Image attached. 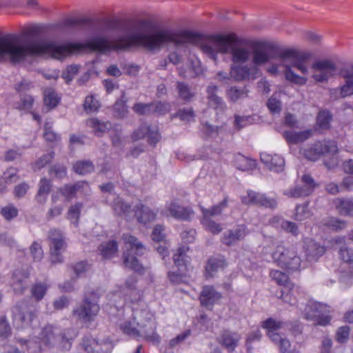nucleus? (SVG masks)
<instances>
[{
    "label": "nucleus",
    "instance_id": "1",
    "mask_svg": "<svg viewBox=\"0 0 353 353\" xmlns=\"http://www.w3.org/2000/svg\"><path fill=\"white\" fill-rule=\"evenodd\" d=\"M104 27L109 31L121 32L122 34L112 40L103 37V53L138 48L156 52L169 44L176 47L192 44L214 62L217 61L219 54H230L234 63H245L251 56V51L240 45L236 37L231 34L203 37L189 31L178 32L159 27L147 20L125 26L119 19H111L105 21Z\"/></svg>",
    "mask_w": 353,
    "mask_h": 353
},
{
    "label": "nucleus",
    "instance_id": "2",
    "mask_svg": "<svg viewBox=\"0 0 353 353\" xmlns=\"http://www.w3.org/2000/svg\"><path fill=\"white\" fill-rule=\"evenodd\" d=\"M275 59H279L283 65L285 79L298 85H304L307 78L295 74L291 67L296 68L303 74H307V60L310 54L306 52H299L294 49H279L273 56Z\"/></svg>",
    "mask_w": 353,
    "mask_h": 353
},
{
    "label": "nucleus",
    "instance_id": "3",
    "mask_svg": "<svg viewBox=\"0 0 353 353\" xmlns=\"http://www.w3.org/2000/svg\"><path fill=\"white\" fill-rule=\"evenodd\" d=\"M72 332L73 330L71 329L62 332L57 327L47 325L42 329L39 339L44 347L69 350L73 339Z\"/></svg>",
    "mask_w": 353,
    "mask_h": 353
},
{
    "label": "nucleus",
    "instance_id": "4",
    "mask_svg": "<svg viewBox=\"0 0 353 353\" xmlns=\"http://www.w3.org/2000/svg\"><path fill=\"white\" fill-rule=\"evenodd\" d=\"M272 256L279 266L288 270L299 271L307 266V262L301 259L294 246L278 245Z\"/></svg>",
    "mask_w": 353,
    "mask_h": 353
},
{
    "label": "nucleus",
    "instance_id": "5",
    "mask_svg": "<svg viewBox=\"0 0 353 353\" xmlns=\"http://www.w3.org/2000/svg\"><path fill=\"white\" fill-rule=\"evenodd\" d=\"M125 250L123 254L125 266L137 272H143V267L139 263L137 256H142L146 249L145 246L134 236L128 234L123 235Z\"/></svg>",
    "mask_w": 353,
    "mask_h": 353
},
{
    "label": "nucleus",
    "instance_id": "6",
    "mask_svg": "<svg viewBox=\"0 0 353 353\" xmlns=\"http://www.w3.org/2000/svg\"><path fill=\"white\" fill-rule=\"evenodd\" d=\"M12 323L18 330L30 327L37 319V310L32 306L22 302L12 309Z\"/></svg>",
    "mask_w": 353,
    "mask_h": 353
},
{
    "label": "nucleus",
    "instance_id": "7",
    "mask_svg": "<svg viewBox=\"0 0 353 353\" xmlns=\"http://www.w3.org/2000/svg\"><path fill=\"white\" fill-rule=\"evenodd\" d=\"M330 307L319 302L310 301L303 311L304 316L307 320H312L315 323L325 326L332 319L330 315Z\"/></svg>",
    "mask_w": 353,
    "mask_h": 353
},
{
    "label": "nucleus",
    "instance_id": "8",
    "mask_svg": "<svg viewBox=\"0 0 353 353\" xmlns=\"http://www.w3.org/2000/svg\"><path fill=\"white\" fill-rule=\"evenodd\" d=\"M100 307L94 294L85 296L81 304L74 309L73 314L84 323L92 322L99 312Z\"/></svg>",
    "mask_w": 353,
    "mask_h": 353
},
{
    "label": "nucleus",
    "instance_id": "9",
    "mask_svg": "<svg viewBox=\"0 0 353 353\" xmlns=\"http://www.w3.org/2000/svg\"><path fill=\"white\" fill-rule=\"evenodd\" d=\"M338 151L334 141L323 140L313 143L307 148L301 150V153L308 160L315 161L325 154H335Z\"/></svg>",
    "mask_w": 353,
    "mask_h": 353
},
{
    "label": "nucleus",
    "instance_id": "10",
    "mask_svg": "<svg viewBox=\"0 0 353 353\" xmlns=\"http://www.w3.org/2000/svg\"><path fill=\"white\" fill-rule=\"evenodd\" d=\"M343 83L330 90V95L334 99H345L353 96V64L344 67L340 70Z\"/></svg>",
    "mask_w": 353,
    "mask_h": 353
},
{
    "label": "nucleus",
    "instance_id": "11",
    "mask_svg": "<svg viewBox=\"0 0 353 353\" xmlns=\"http://www.w3.org/2000/svg\"><path fill=\"white\" fill-rule=\"evenodd\" d=\"M311 68L313 72L312 77L317 82L324 83L334 77L336 65L331 60L325 59L314 62Z\"/></svg>",
    "mask_w": 353,
    "mask_h": 353
},
{
    "label": "nucleus",
    "instance_id": "12",
    "mask_svg": "<svg viewBox=\"0 0 353 353\" xmlns=\"http://www.w3.org/2000/svg\"><path fill=\"white\" fill-rule=\"evenodd\" d=\"M301 181L303 185H296L285 190L283 194L289 198L294 199L307 196L313 192L317 185L313 178L309 174H304L302 176Z\"/></svg>",
    "mask_w": 353,
    "mask_h": 353
},
{
    "label": "nucleus",
    "instance_id": "13",
    "mask_svg": "<svg viewBox=\"0 0 353 353\" xmlns=\"http://www.w3.org/2000/svg\"><path fill=\"white\" fill-rule=\"evenodd\" d=\"M49 239L50 241L52 263H61L63 261L61 253L65 249V243L61 232L58 230H51L49 234Z\"/></svg>",
    "mask_w": 353,
    "mask_h": 353
},
{
    "label": "nucleus",
    "instance_id": "14",
    "mask_svg": "<svg viewBox=\"0 0 353 353\" xmlns=\"http://www.w3.org/2000/svg\"><path fill=\"white\" fill-rule=\"evenodd\" d=\"M149 327L151 329V333L147 332H141L134 327V324L131 321H125L120 325L121 330L123 333L132 336L133 338H143L145 340L152 342L154 343H159L160 341V336L155 331V327L153 323H149Z\"/></svg>",
    "mask_w": 353,
    "mask_h": 353
},
{
    "label": "nucleus",
    "instance_id": "15",
    "mask_svg": "<svg viewBox=\"0 0 353 353\" xmlns=\"http://www.w3.org/2000/svg\"><path fill=\"white\" fill-rule=\"evenodd\" d=\"M278 50L276 49L271 53L266 43L263 42L255 43L251 51L252 61L254 64L252 66L262 65L268 63L270 59H275L273 56Z\"/></svg>",
    "mask_w": 353,
    "mask_h": 353
},
{
    "label": "nucleus",
    "instance_id": "16",
    "mask_svg": "<svg viewBox=\"0 0 353 353\" xmlns=\"http://www.w3.org/2000/svg\"><path fill=\"white\" fill-rule=\"evenodd\" d=\"M230 74L236 81L254 80L259 77V69L252 65H234L231 66Z\"/></svg>",
    "mask_w": 353,
    "mask_h": 353
},
{
    "label": "nucleus",
    "instance_id": "17",
    "mask_svg": "<svg viewBox=\"0 0 353 353\" xmlns=\"http://www.w3.org/2000/svg\"><path fill=\"white\" fill-rule=\"evenodd\" d=\"M241 202L246 205H256L270 208H275L277 205L276 199L252 190L248 191L246 195L241 196Z\"/></svg>",
    "mask_w": 353,
    "mask_h": 353
},
{
    "label": "nucleus",
    "instance_id": "18",
    "mask_svg": "<svg viewBox=\"0 0 353 353\" xmlns=\"http://www.w3.org/2000/svg\"><path fill=\"white\" fill-rule=\"evenodd\" d=\"M90 191L89 185L85 181H78L74 184H66L59 189V192L67 201L75 198L78 193L87 194Z\"/></svg>",
    "mask_w": 353,
    "mask_h": 353
},
{
    "label": "nucleus",
    "instance_id": "19",
    "mask_svg": "<svg viewBox=\"0 0 353 353\" xmlns=\"http://www.w3.org/2000/svg\"><path fill=\"white\" fill-rule=\"evenodd\" d=\"M248 234L245 225H238L236 227L223 233L221 241L223 244L231 246L244 239Z\"/></svg>",
    "mask_w": 353,
    "mask_h": 353
},
{
    "label": "nucleus",
    "instance_id": "20",
    "mask_svg": "<svg viewBox=\"0 0 353 353\" xmlns=\"http://www.w3.org/2000/svg\"><path fill=\"white\" fill-rule=\"evenodd\" d=\"M134 210L137 221L144 225L154 221L158 214L157 210L152 209L143 203L135 205Z\"/></svg>",
    "mask_w": 353,
    "mask_h": 353
},
{
    "label": "nucleus",
    "instance_id": "21",
    "mask_svg": "<svg viewBox=\"0 0 353 353\" xmlns=\"http://www.w3.org/2000/svg\"><path fill=\"white\" fill-rule=\"evenodd\" d=\"M241 339V336L238 332L223 330L217 338V341L228 352H232L238 346Z\"/></svg>",
    "mask_w": 353,
    "mask_h": 353
},
{
    "label": "nucleus",
    "instance_id": "22",
    "mask_svg": "<svg viewBox=\"0 0 353 353\" xmlns=\"http://www.w3.org/2000/svg\"><path fill=\"white\" fill-rule=\"evenodd\" d=\"M228 265L225 258L216 255L208 259L205 267L204 276L206 279L214 277L219 270H223Z\"/></svg>",
    "mask_w": 353,
    "mask_h": 353
},
{
    "label": "nucleus",
    "instance_id": "23",
    "mask_svg": "<svg viewBox=\"0 0 353 353\" xmlns=\"http://www.w3.org/2000/svg\"><path fill=\"white\" fill-rule=\"evenodd\" d=\"M30 272L27 270H17L12 275V286L14 293L22 294L28 287Z\"/></svg>",
    "mask_w": 353,
    "mask_h": 353
},
{
    "label": "nucleus",
    "instance_id": "24",
    "mask_svg": "<svg viewBox=\"0 0 353 353\" xmlns=\"http://www.w3.org/2000/svg\"><path fill=\"white\" fill-rule=\"evenodd\" d=\"M221 298V293L216 291L214 287L210 285L204 286L199 296L201 304L210 309H211L214 303Z\"/></svg>",
    "mask_w": 353,
    "mask_h": 353
},
{
    "label": "nucleus",
    "instance_id": "25",
    "mask_svg": "<svg viewBox=\"0 0 353 353\" xmlns=\"http://www.w3.org/2000/svg\"><path fill=\"white\" fill-rule=\"evenodd\" d=\"M306 260L308 262L316 261L325 252L324 246L321 245L316 241L307 240L304 245Z\"/></svg>",
    "mask_w": 353,
    "mask_h": 353
},
{
    "label": "nucleus",
    "instance_id": "26",
    "mask_svg": "<svg viewBox=\"0 0 353 353\" xmlns=\"http://www.w3.org/2000/svg\"><path fill=\"white\" fill-rule=\"evenodd\" d=\"M261 160L267 165L270 170L274 172H280L283 170L284 166V159L279 155H271L268 153H261L260 155Z\"/></svg>",
    "mask_w": 353,
    "mask_h": 353
},
{
    "label": "nucleus",
    "instance_id": "27",
    "mask_svg": "<svg viewBox=\"0 0 353 353\" xmlns=\"http://www.w3.org/2000/svg\"><path fill=\"white\" fill-rule=\"evenodd\" d=\"M170 216L176 219L181 221H188L193 214V211L189 208H185L177 205L175 203H171L167 208Z\"/></svg>",
    "mask_w": 353,
    "mask_h": 353
},
{
    "label": "nucleus",
    "instance_id": "28",
    "mask_svg": "<svg viewBox=\"0 0 353 353\" xmlns=\"http://www.w3.org/2000/svg\"><path fill=\"white\" fill-rule=\"evenodd\" d=\"M52 183L46 178H42L38 184V191L35 196V200L40 204H44L48 199L52 188Z\"/></svg>",
    "mask_w": 353,
    "mask_h": 353
},
{
    "label": "nucleus",
    "instance_id": "29",
    "mask_svg": "<svg viewBox=\"0 0 353 353\" xmlns=\"http://www.w3.org/2000/svg\"><path fill=\"white\" fill-rule=\"evenodd\" d=\"M334 204L340 215L353 217L352 199L336 198L334 200Z\"/></svg>",
    "mask_w": 353,
    "mask_h": 353
},
{
    "label": "nucleus",
    "instance_id": "30",
    "mask_svg": "<svg viewBox=\"0 0 353 353\" xmlns=\"http://www.w3.org/2000/svg\"><path fill=\"white\" fill-rule=\"evenodd\" d=\"M218 87L214 85H210L207 88L208 99L209 103L216 110H223L226 105L222 98L216 94Z\"/></svg>",
    "mask_w": 353,
    "mask_h": 353
},
{
    "label": "nucleus",
    "instance_id": "31",
    "mask_svg": "<svg viewBox=\"0 0 353 353\" xmlns=\"http://www.w3.org/2000/svg\"><path fill=\"white\" fill-rule=\"evenodd\" d=\"M299 288L295 286L293 283H288L281 289V298L285 302L290 305H294L297 302L296 294Z\"/></svg>",
    "mask_w": 353,
    "mask_h": 353
},
{
    "label": "nucleus",
    "instance_id": "32",
    "mask_svg": "<svg viewBox=\"0 0 353 353\" xmlns=\"http://www.w3.org/2000/svg\"><path fill=\"white\" fill-rule=\"evenodd\" d=\"M136 278L134 276H130L119 288V293L124 296L132 299V296H134V299H136L137 296L139 295V291L136 288Z\"/></svg>",
    "mask_w": 353,
    "mask_h": 353
},
{
    "label": "nucleus",
    "instance_id": "33",
    "mask_svg": "<svg viewBox=\"0 0 353 353\" xmlns=\"http://www.w3.org/2000/svg\"><path fill=\"white\" fill-rule=\"evenodd\" d=\"M312 134V130H307L298 132L288 130L283 132V137L289 143H298L303 142L309 139Z\"/></svg>",
    "mask_w": 353,
    "mask_h": 353
},
{
    "label": "nucleus",
    "instance_id": "34",
    "mask_svg": "<svg viewBox=\"0 0 353 353\" xmlns=\"http://www.w3.org/2000/svg\"><path fill=\"white\" fill-rule=\"evenodd\" d=\"M228 206V198L225 197L224 199L217 205L212 206L210 209H205L201 206V210L203 214V219H211V217L219 215L221 214L223 209Z\"/></svg>",
    "mask_w": 353,
    "mask_h": 353
},
{
    "label": "nucleus",
    "instance_id": "35",
    "mask_svg": "<svg viewBox=\"0 0 353 353\" xmlns=\"http://www.w3.org/2000/svg\"><path fill=\"white\" fill-rule=\"evenodd\" d=\"M86 125L93 129L97 136L101 137L110 129L111 124L109 122L101 121L97 118H91L86 121Z\"/></svg>",
    "mask_w": 353,
    "mask_h": 353
},
{
    "label": "nucleus",
    "instance_id": "36",
    "mask_svg": "<svg viewBox=\"0 0 353 353\" xmlns=\"http://www.w3.org/2000/svg\"><path fill=\"white\" fill-rule=\"evenodd\" d=\"M99 249L103 258L110 259L117 254L118 245L115 241L112 240L101 243Z\"/></svg>",
    "mask_w": 353,
    "mask_h": 353
},
{
    "label": "nucleus",
    "instance_id": "37",
    "mask_svg": "<svg viewBox=\"0 0 353 353\" xmlns=\"http://www.w3.org/2000/svg\"><path fill=\"white\" fill-rule=\"evenodd\" d=\"M127 99L125 92H122L121 98L118 99L114 104V114L118 118H123L128 114Z\"/></svg>",
    "mask_w": 353,
    "mask_h": 353
},
{
    "label": "nucleus",
    "instance_id": "38",
    "mask_svg": "<svg viewBox=\"0 0 353 353\" xmlns=\"http://www.w3.org/2000/svg\"><path fill=\"white\" fill-rule=\"evenodd\" d=\"M188 248L185 247L179 248L176 253L173 256L174 265L179 270H187L186 263L188 262L186 251Z\"/></svg>",
    "mask_w": 353,
    "mask_h": 353
},
{
    "label": "nucleus",
    "instance_id": "39",
    "mask_svg": "<svg viewBox=\"0 0 353 353\" xmlns=\"http://www.w3.org/2000/svg\"><path fill=\"white\" fill-rule=\"evenodd\" d=\"M248 92L249 90L246 88V87H243V88H238L236 86H232L226 91V94L229 100L234 102L239 99L248 97Z\"/></svg>",
    "mask_w": 353,
    "mask_h": 353
},
{
    "label": "nucleus",
    "instance_id": "40",
    "mask_svg": "<svg viewBox=\"0 0 353 353\" xmlns=\"http://www.w3.org/2000/svg\"><path fill=\"white\" fill-rule=\"evenodd\" d=\"M277 223L280 225L281 228L287 232L296 236L299 234V228L297 225L289 221L283 220L279 217L275 216L272 219V223Z\"/></svg>",
    "mask_w": 353,
    "mask_h": 353
},
{
    "label": "nucleus",
    "instance_id": "41",
    "mask_svg": "<svg viewBox=\"0 0 353 353\" xmlns=\"http://www.w3.org/2000/svg\"><path fill=\"white\" fill-rule=\"evenodd\" d=\"M312 215V214L308 208V203H305L296 205L293 219L296 221L301 222L309 219Z\"/></svg>",
    "mask_w": 353,
    "mask_h": 353
},
{
    "label": "nucleus",
    "instance_id": "42",
    "mask_svg": "<svg viewBox=\"0 0 353 353\" xmlns=\"http://www.w3.org/2000/svg\"><path fill=\"white\" fill-rule=\"evenodd\" d=\"M234 163L236 167L241 170H249L253 169L256 164L255 161L245 157L240 154L236 155L234 159Z\"/></svg>",
    "mask_w": 353,
    "mask_h": 353
},
{
    "label": "nucleus",
    "instance_id": "43",
    "mask_svg": "<svg viewBox=\"0 0 353 353\" xmlns=\"http://www.w3.org/2000/svg\"><path fill=\"white\" fill-rule=\"evenodd\" d=\"M321 223L323 225L334 231L341 230L347 227L346 221L334 217L323 219Z\"/></svg>",
    "mask_w": 353,
    "mask_h": 353
},
{
    "label": "nucleus",
    "instance_id": "44",
    "mask_svg": "<svg viewBox=\"0 0 353 353\" xmlns=\"http://www.w3.org/2000/svg\"><path fill=\"white\" fill-rule=\"evenodd\" d=\"M131 206L125 203L120 197H116L112 203V209L117 215H125L130 212Z\"/></svg>",
    "mask_w": 353,
    "mask_h": 353
},
{
    "label": "nucleus",
    "instance_id": "45",
    "mask_svg": "<svg viewBox=\"0 0 353 353\" xmlns=\"http://www.w3.org/2000/svg\"><path fill=\"white\" fill-rule=\"evenodd\" d=\"M332 115L328 111H321L317 116V126L321 130H328L330 127Z\"/></svg>",
    "mask_w": 353,
    "mask_h": 353
},
{
    "label": "nucleus",
    "instance_id": "46",
    "mask_svg": "<svg viewBox=\"0 0 353 353\" xmlns=\"http://www.w3.org/2000/svg\"><path fill=\"white\" fill-rule=\"evenodd\" d=\"M59 97L51 88L46 89L44 92V103L49 108H55L59 102Z\"/></svg>",
    "mask_w": 353,
    "mask_h": 353
},
{
    "label": "nucleus",
    "instance_id": "47",
    "mask_svg": "<svg viewBox=\"0 0 353 353\" xmlns=\"http://www.w3.org/2000/svg\"><path fill=\"white\" fill-rule=\"evenodd\" d=\"M82 207V203H77L74 205H71L68 211V219L75 226L78 225Z\"/></svg>",
    "mask_w": 353,
    "mask_h": 353
},
{
    "label": "nucleus",
    "instance_id": "48",
    "mask_svg": "<svg viewBox=\"0 0 353 353\" xmlns=\"http://www.w3.org/2000/svg\"><path fill=\"white\" fill-rule=\"evenodd\" d=\"M33 103L34 99L31 95H21L20 100L14 103V107L20 110L29 111L32 109Z\"/></svg>",
    "mask_w": 353,
    "mask_h": 353
},
{
    "label": "nucleus",
    "instance_id": "49",
    "mask_svg": "<svg viewBox=\"0 0 353 353\" xmlns=\"http://www.w3.org/2000/svg\"><path fill=\"white\" fill-rule=\"evenodd\" d=\"M176 88L180 98L184 101H190L194 96V92L187 83L177 82Z\"/></svg>",
    "mask_w": 353,
    "mask_h": 353
},
{
    "label": "nucleus",
    "instance_id": "50",
    "mask_svg": "<svg viewBox=\"0 0 353 353\" xmlns=\"http://www.w3.org/2000/svg\"><path fill=\"white\" fill-rule=\"evenodd\" d=\"M73 168L77 174H85L94 170V165L90 161H81L77 162Z\"/></svg>",
    "mask_w": 353,
    "mask_h": 353
},
{
    "label": "nucleus",
    "instance_id": "51",
    "mask_svg": "<svg viewBox=\"0 0 353 353\" xmlns=\"http://www.w3.org/2000/svg\"><path fill=\"white\" fill-rule=\"evenodd\" d=\"M44 134L43 137L47 141L55 143L60 141L61 138L59 134L55 133L52 130V123L50 121H46L44 124Z\"/></svg>",
    "mask_w": 353,
    "mask_h": 353
},
{
    "label": "nucleus",
    "instance_id": "52",
    "mask_svg": "<svg viewBox=\"0 0 353 353\" xmlns=\"http://www.w3.org/2000/svg\"><path fill=\"white\" fill-rule=\"evenodd\" d=\"M48 285L43 283H37L31 288V294L37 301H41L46 293Z\"/></svg>",
    "mask_w": 353,
    "mask_h": 353
},
{
    "label": "nucleus",
    "instance_id": "53",
    "mask_svg": "<svg viewBox=\"0 0 353 353\" xmlns=\"http://www.w3.org/2000/svg\"><path fill=\"white\" fill-rule=\"evenodd\" d=\"M54 157V152L52 151L50 153L43 154L41 157H40L36 162L32 163V168L34 171H38L46 166L48 163H50Z\"/></svg>",
    "mask_w": 353,
    "mask_h": 353
},
{
    "label": "nucleus",
    "instance_id": "54",
    "mask_svg": "<svg viewBox=\"0 0 353 353\" xmlns=\"http://www.w3.org/2000/svg\"><path fill=\"white\" fill-rule=\"evenodd\" d=\"M186 272L187 270L179 269L172 270L168 272V277L173 284H179L183 282L184 279L187 278Z\"/></svg>",
    "mask_w": 353,
    "mask_h": 353
},
{
    "label": "nucleus",
    "instance_id": "55",
    "mask_svg": "<svg viewBox=\"0 0 353 353\" xmlns=\"http://www.w3.org/2000/svg\"><path fill=\"white\" fill-rule=\"evenodd\" d=\"M194 112L192 108L180 109L172 117H178L185 122H190L194 120Z\"/></svg>",
    "mask_w": 353,
    "mask_h": 353
},
{
    "label": "nucleus",
    "instance_id": "56",
    "mask_svg": "<svg viewBox=\"0 0 353 353\" xmlns=\"http://www.w3.org/2000/svg\"><path fill=\"white\" fill-rule=\"evenodd\" d=\"M100 104L93 96H87L85 99L83 108L86 112L91 113L99 110Z\"/></svg>",
    "mask_w": 353,
    "mask_h": 353
},
{
    "label": "nucleus",
    "instance_id": "57",
    "mask_svg": "<svg viewBox=\"0 0 353 353\" xmlns=\"http://www.w3.org/2000/svg\"><path fill=\"white\" fill-rule=\"evenodd\" d=\"M283 325V322L276 321L273 318H268L263 322L262 327L268 330V334L270 332H274L279 330Z\"/></svg>",
    "mask_w": 353,
    "mask_h": 353
},
{
    "label": "nucleus",
    "instance_id": "58",
    "mask_svg": "<svg viewBox=\"0 0 353 353\" xmlns=\"http://www.w3.org/2000/svg\"><path fill=\"white\" fill-rule=\"evenodd\" d=\"M270 276L283 288L288 285V283H291L288 281V276L279 270H272L270 272Z\"/></svg>",
    "mask_w": 353,
    "mask_h": 353
},
{
    "label": "nucleus",
    "instance_id": "59",
    "mask_svg": "<svg viewBox=\"0 0 353 353\" xmlns=\"http://www.w3.org/2000/svg\"><path fill=\"white\" fill-rule=\"evenodd\" d=\"M19 342L21 343L22 345H26L27 350L30 353H39L42 350L43 347L42 343H39L34 340L26 341L21 339Z\"/></svg>",
    "mask_w": 353,
    "mask_h": 353
},
{
    "label": "nucleus",
    "instance_id": "60",
    "mask_svg": "<svg viewBox=\"0 0 353 353\" xmlns=\"http://www.w3.org/2000/svg\"><path fill=\"white\" fill-rule=\"evenodd\" d=\"M132 110L134 112L140 115L149 114H152V105L151 103H137L133 107Z\"/></svg>",
    "mask_w": 353,
    "mask_h": 353
},
{
    "label": "nucleus",
    "instance_id": "61",
    "mask_svg": "<svg viewBox=\"0 0 353 353\" xmlns=\"http://www.w3.org/2000/svg\"><path fill=\"white\" fill-rule=\"evenodd\" d=\"M150 132V127L146 124L141 125L137 130L133 132L131 135L133 141H138L143 139Z\"/></svg>",
    "mask_w": 353,
    "mask_h": 353
},
{
    "label": "nucleus",
    "instance_id": "62",
    "mask_svg": "<svg viewBox=\"0 0 353 353\" xmlns=\"http://www.w3.org/2000/svg\"><path fill=\"white\" fill-rule=\"evenodd\" d=\"M3 179L7 183L16 182L19 179L17 170L14 168H10L3 174Z\"/></svg>",
    "mask_w": 353,
    "mask_h": 353
},
{
    "label": "nucleus",
    "instance_id": "63",
    "mask_svg": "<svg viewBox=\"0 0 353 353\" xmlns=\"http://www.w3.org/2000/svg\"><path fill=\"white\" fill-rule=\"evenodd\" d=\"M202 223L212 234H217L222 230V228L220 224L216 223L212 219H208L207 221L205 219H203Z\"/></svg>",
    "mask_w": 353,
    "mask_h": 353
},
{
    "label": "nucleus",
    "instance_id": "64",
    "mask_svg": "<svg viewBox=\"0 0 353 353\" xmlns=\"http://www.w3.org/2000/svg\"><path fill=\"white\" fill-rule=\"evenodd\" d=\"M79 72V66L77 65H71L67 67L66 70L63 72L62 77L67 83L70 82Z\"/></svg>",
    "mask_w": 353,
    "mask_h": 353
}]
</instances>
